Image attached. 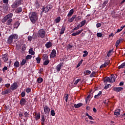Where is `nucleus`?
I'll use <instances>...</instances> for the list:
<instances>
[{"mask_svg":"<svg viewBox=\"0 0 125 125\" xmlns=\"http://www.w3.org/2000/svg\"><path fill=\"white\" fill-rule=\"evenodd\" d=\"M37 36L39 38H41V39H43L45 36V31L43 29H40L37 34Z\"/></svg>","mask_w":125,"mask_h":125,"instance_id":"obj_5","label":"nucleus"},{"mask_svg":"<svg viewBox=\"0 0 125 125\" xmlns=\"http://www.w3.org/2000/svg\"><path fill=\"white\" fill-rule=\"evenodd\" d=\"M120 113H121V109L118 108L115 110L114 115L115 116H120Z\"/></svg>","mask_w":125,"mask_h":125,"instance_id":"obj_19","label":"nucleus"},{"mask_svg":"<svg viewBox=\"0 0 125 125\" xmlns=\"http://www.w3.org/2000/svg\"><path fill=\"white\" fill-rule=\"evenodd\" d=\"M34 116V119H35V121H39L40 119H41V113L37 112V111L34 112L33 113Z\"/></svg>","mask_w":125,"mask_h":125,"instance_id":"obj_7","label":"nucleus"},{"mask_svg":"<svg viewBox=\"0 0 125 125\" xmlns=\"http://www.w3.org/2000/svg\"><path fill=\"white\" fill-rule=\"evenodd\" d=\"M32 58V55H28L26 57V60H29V59H31Z\"/></svg>","mask_w":125,"mask_h":125,"instance_id":"obj_52","label":"nucleus"},{"mask_svg":"<svg viewBox=\"0 0 125 125\" xmlns=\"http://www.w3.org/2000/svg\"><path fill=\"white\" fill-rule=\"evenodd\" d=\"M41 60H42V59H41V58L40 57L36 58V61L38 64H40V63H41Z\"/></svg>","mask_w":125,"mask_h":125,"instance_id":"obj_44","label":"nucleus"},{"mask_svg":"<svg viewBox=\"0 0 125 125\" xmlns=\"http://www.w3.org/2000/svg\"><path fill=\"white\" fill-rule=\"evenodd\" d=\"M111 52H113V50H109L108 52V53H107V57H110V56H111Z\"/></svg>","mask_w":125,"mask_h":125,"instance_id":"obj_43","label":"nucleus"},{"mask_svg":"<svg viewBox=\"0 0 125 125\" xmlns=\"http://www.w3.org/2000/svg\"><path fill=\"white\" fill-rule=\"evenodd\" d=\"M20 25V23H19V21H16L14 24V28H16V29H17V28L19 27Z\"/></svg>","mask_w":125,"mask_h":125,"instance_id":"obj_30","label":"nucleus"},{"mask_svg":"<svg viewBox=\"0 0 125 125\" xmlns=\"http://www.w3.org/2000/svg\"><path fill=\"white\" fill-rule=\"evenodd\" d=\"M23 9H22V7H20L17 8L16 10V13H20L21 12H22V11Z\"/></svg>","mask_w":125,"mask_h":125,"instance_id":"obj_23","label":"nucleus"},{"mask_svg":"<svg viewBox=\"0 0 125 125\" xmlns=\"http://www.w3.org/2000/svg\"><path fill=\"white\" fill-rule=\"evenodd\" d=\"M85 23H86V21H85V20H84V21H81L80 28H82V27H83V26H84V25H85Z\"/></svg>","mask_w":125,"mask_h":125,"instance_id":"obj_32","label":"nucleus"},{"mask_svg":"<svg viewBox=\"0 0 125 125\" xmlns=\"http://www.w3.org/2000/svg\"><path fill=\"white\" fill-rule=\"evenodd\" d=\"M104 83H113L116 82V78L114 74H112L109 77H105L104 79Z\"/></svg>","mask_w":125,"mask_h":125,"instance_id":"obj_3","label":"nucleus"},{"mask_svg":"<svg viewBox=\"0 0 125 125\" xmlns=\"http://www.w3.org/2000/svg\"><path fill=\"white\" fill-rule=\"evenodd\" d=\"M10 89H7L5 91L2 92L3 94H8V93H10Z\"/></svg>","mask_w":125,"mask_h":125,"instance_id":"obj_36","label":"nucleus"},{"mask_svg":"<svg viewBox=\"0 0 125 125\" xmlns=\"http://www.w3.org/2000/svg\"><path fill=\"white\" fill-rule=\"evenodd\" d=\"M29 54H31V55H35V51L33 50V48H31L29 50Z\"/></svg>","mask_w":125,"mask_h":125,"instance_id":"obj_29","label":"nucleus"},{"mask_svg":"<svg viewBox=\"0 0 125 125\" xmlns=\"http://www.w3.org/2000/svg\"><path fill=\"white\" fill-rule=\"evenodd\" d=\"M24 116H25V118H27V117H28V116H29V113L27 112H24Z\"/></svg>","mask_w":125,"mask_h":125,"instance_id":"obj_60","label":"nucleus"},{"mask_svg":"<svg viewBox=\"0 0 125 125\" xmlns=\"http://www.w3.org/2000/svg\"><path fill=\"white\" fill-rule=\"evenodd\" d=\"M18 87V84L17 83H14L11 85L10 88L12 90H15Z\"/></svg>","mask_w":125,"mask_h":125,"instance_id":"obj_10","label":"nucleus"},{"mask_svg":"<svg viewBox=\"0 0 125 125\" xmlns=\"http://www.w3.org/2000/svg\"><path fill=\"white\" fill-rule=\"evenodd\" d=\"M22 0H16L11 5L12 8H17L19 5L22 4Z\"/></svg>","mask_w":125,"mask_h":125,"instance_id":"obj_6","label":"nucleus"},{"mask_svg":"<svg viewBox=\"0 0 125 125\" xmlns=\"http://www.w3.org/2000/svg\"><path fill=\"white\" fill-rule=\"evenodd\" d=\"M72 47H73V45H71L69 44L67 47V49H71V48H72Z\"/></svg>","mask_w":125,"mask_h":125,"instance_id":"obj_58","label":"nucleus"},{"mask_svg":"<svg viewBox=\"0 0 125 125\" xmlns=\"http://www.w3.org/2000/svg\"><path fill=\"white\" fill-rule=\"evenodd\" d=\"M110 63V61H106L104 63L102 64L100 66L101 69L102 68H106V66H108Z\"/></svg>","mask_w":125,"mask_h":125,"instance_id":"obj_13","label":"nucleus"},{"mask_svg":"<svg viewBox=\"0 0 125 125\" xmlns=\"http://www.w3.org/2000/svg\"><path fill=\"white\" fill-rule=\"evenodd\" d=\"M91 73V72L89 70H86V71L84 72V75H89Z\"/></svg>","mask_w":125,"mask_h":125,"instance_id":"obj_49","label":"nucleus"},{"mask_svg":"<svg viewBox=\"0 0 125 125\" xmlns=\"http://www.w3.org/2000/svg\"><path fill=\"white\" fill-rule=\"evenodd\" d=\"M35 4L37 7H40V3L39 2V1H36Z\"/></svg>","mask_w":125,"mask_h":125,"instance_id":"obj_51","label":"nucleus"},{"mask_svg":"<svg viewBox=\"0 0 125 125\" xmlns=\"http://www.w3.org/2000/svg\"><path fill=\"white\" fill-rule=\"evenodd\" d=\"M76 15H73L71 19H68V21L69 23H72L75 20V18H76Z\"/></svg>","mask_w":125,"mask_h":125,"instance_id":"obj_24","label":"nucleus"},{"mask_svg":"<svg viewBox=\"0 0 125 125\" xmlns=\"http://www.w3.org/2000/svg\"><path fill=\"white\" fill-rule=\"evenodd\" d=\"M14 66L15 68H18V67H19V66H20V63H19V62H18V61L15 62L14 64Z\"/></svg>","mask_w":125,"mask_h":125,"instance_id":"obj_26","label":"nucleus"},{"mask_svg":"<svg viewBox=\"0 0 125 125\" xmlns=\"http://www.w3.org/2000/svg\"><path fill=\"white\" fill-rule=\"evenodd\" d=\"M83 31V29H81V30H78L76 32H74L71 34V36L73 37H76V36H78V35H80Z\"/></svg>","mask_w":125,"mask_h":125,"instance_id":"obj_12","label":"nucleus"},{"mask_svg":"<svg viewBox=\"0 0 125 125\" xmlns=\"http://www.w3.org/2000/svg\"><path fill=\"white\" fill-rule=\"evenodd\" d=\"M83 104L81 103H80L77 104H74V106L75 107V108H80V107H82V106H83Z\"/></svg>","mask_w":125,"mask_h":125,"instance_id":"obj_25","label":"nucleus"},{"mask_svg":"<svg viewBox=\"0 0 125 125\" xmlns=\"http://www.w3.org/2000/svg\"><path fill=\"white\" fill-rule=\"evenodd\" d=\"M110 85V84H108L104 86V89H107L109 88V86Z\"/></svg>","mask_w":125,"mask_h":125,"instance_id":"obj_63","label":"nucleus"},{"mask_svg":"<svg viewBox=\"0 0 125 125\" xmlns=\"http://www.w3.org/2000/svg\"><path fill=\"white\" fill-rule=\"evenodd\" d=\"M83 59H82L78 63V64L77 65V68H79V67H80V66H81V65H82V64H83Z\"/></svg>","mask_w":125,"mask_h":125,"instance_id":"obj_40","label":"nucleus"},{"mask_svg":"<svg viewBox=\"0 0 125 125\" xmlns=\"http://www.w3.org/2000/svg\"><path fill=\"white\" fill-rule=\"evenodd\" d=\"M2 58L4 62H6L8 60V54H5L3 55Z\"/></svg>","mask_w":125,"mask_h":125,"instance_id":"obj_15","label":"nucleus"},{"mask_svg":"<svg viewBox=\"0 0 125 125\" xmlns=\"http://www.w3.org/2000/svg\"><path fill=\"white\" fill-rule=\"evenodd\" d=\"M46 48H50L52 46V43L51 42H48L45 44Z\"/></svg>","mask_w":125,"mask_h":125,"instance_id":"obj_20","label":"nucleus"},{"mask_svg":"<svg viewBox=\"0 0 125 125\" xmlns=\"http://www.w3.org/2000/svg\"><path fill=\"white\" fill-rule=\"evenodd\" d=\"M73 14H74V9H72L71 10H70L67 15V16L68 17H71V16H72L73 15Z\"/></svg>","mask_w":125,"mask_h":125,"instance_id":"obj_21","label":"nucleus"},{"mask_svg":"<svg viewBox=\"0 0 125 125\" xmlns=\"http://www.w3.org/2000/svg\"><path fill=\"white\" fill-rule=\"evenodd\" d=\"M26 92H27V93H29V92H31V88H27L26 90H25Z\"/></svg>","mask_w":125,"mask_h":125,"instance_id":"obj_57","label":"nucleus"},{"mask_svg":"<svg viewBox=\"0 0 125 125\" xmlns=\"http://www.w3.org/2000/svg\"><path fill=\"white\" fill-rule=\"evenodd\" d=\"M3 3H8V0H3Z\"/></svg>","mask_w":125,"mask_h":125,"instance_id":"obj_64","label":"nucleus"},{"mask_svg":"<svg viewBox=\"0 0 125 125\" xmlns=\"http://www.w3.org/2000/svg\"><path fill=\"white\" fill-rule=\"evenodd\" d=\"M26 62H27V60H26V59H23L21 62V66H24V65L26 64Z\"/></svg>","mask_w":125,"mask_h":125,"instance_id":"obj_35","label":"nucleus"},{"mask_svg":"<svg viewBox=\"0 0 125 125\" xmlns=\"http://www.w3.org/2000/svg\"><path fill=\"white\" fill-rule=\"evenodd\" d=\"M125 27V25L122 26L120 27V29H118L116 33H120V32H122L123 31L124 28Z\"/></svg>","mask_w":125,"mask_h":125,"instance_id":"obj_34","label":"nucleus"},{"mask_svg":"<svg viewBox=\"0 0 125 125\" xmlns=\"http://www.w3.org/2000/svg\"><path fill=\"white\" fill-rule=\"evenodd\" d=\"M41 122H45V118L44 115H42L41 116Z\"/></svg>","mask_w":125,"mask_h":125,"instance_id":"obj_48","label":"nucleus"},{"mask_svg":"<svg viewBox=\"0 0 125 125\" xmlns=\"http://www.w3.org/2000/svg\"><path fill=\"white\" fill-rule=\"evenodd\" d=\"M21 50H22V51L26 50V44H24L22 45Z\"/></svg>","mask_w":125,"mask_h":125,"instance_id":"obj_45","label":"nucleus"},{"mask_svg":"<svg viewBox=\"0 0 125 125\" xmlns=\"http://www.w3.org/2000/svg\"><path fill=\"white\" fill-rule=\"evenodd\" d=\"M114 91H116L117 92H120V91H122V90H124V88L123 87H115L114 88Z\"/></svg>","mask_w":125,"mask_h":125,"instance_id":"obj_18","label":"nucleus"},{"mask_svg":"<svg viewBox=\"0 0 125 125\" xmlns=\"http://www.w3.org/2000/svg\"><path fill=\"white\" fill-rule=\"evenodd\" d=\"M29 19H30L31 21L33 24H35L36 21H38V19H39V16H38L37 12H31V13L29 15Z\"/></svg>","mask_w":125,"mask_h":125,"instance_id":"obj_2","label":"nucleus"},{"mask_svg":"<svg viewBox=\"0 0 125 125\" xmlns=\"http://www.w3.org/2000/svg\"><path fill=\"white\" fill-rule=\"evenodd\" d=\"M18 35L16 34H13L11 35L7 39V43L9 44H11L12 42H13V41L14 40H17L18 39Z\"/></svg>","mask_w":125,"mask_h":125,"instance_id":"obj_4","label":"nucleus"},{"mask_svg":"<svg viewBox=\"0 0 125 125\" xmlns=\"http://www.w3.org/2000/svg\"><path fill=\"white\" fill-rule=\"evenodd\" d=\"M97 37L98 38H101V37H102V33H98L97 34Z\"/></svg>","mask_w":125,"mask_h":125,"instance_id":"obj_56","label":"nucleus"},{"mask_svg":"<svg viewBox=\"0 0 125 125\" xmlns=\"http://www.w3.org/2000/svg\"><path fill=\"white\" fill-rule=\"evenodd\" d=\"M12 16H13V14H12V13H10L7 15L2 19V23H5V22L7 21L6 25L8 26L11 25V22H12L13 20L11 19H10V18H12Z\"/></svg>","mask_w":125,"mask_h":125,"instance_id":"obj_1","label":"nucleus"},{"mask_svg":"<svg viewBox=\"0 0 125 125\" xmlns=\"http://www.w3.org/2000/svg\"><path fill=\"white\" fill-rule=\"evenodd\" d=\"M49 62H50V61L49 60H46L43 62V64L44 66H46V65H48L49 64Z\"/></svg>","mask_w":125,"mask_h":125,"instance_id":"obj_31","label":"nucleus"},{"mask_svg":"<svg viewBox=\"0 0 125 125\" xmlns=\"http://www.w3.org/2000/svg\"><path fill=\"white\" fill-rule=\"evenodd\" d=\"M81 24H78L77 27H75L73 29V31H77V30H79V29H80V28H81Z\"/></svg>","mask_w":125,"mask_h":125,"instance_id":"obj_41","label":"nucleus"},{"mask_svg":"<svg viewBox=\"0 0 125 125\" xmlns=\"http://www.w3.org/2000/svg\"><path fill=\"white\" fill-rule=\"evenodd\" d=\"M62 66H63V63H60L56 66V69L57 72L60 71V70H61V67H62Z\"/></svg>","mask_w":125,"mask_h":125,"instance_id":"obj_16","label":"nucleus"},{"mask_svg":"<svg viewBox=\"0 0 125 125\" xmlns=\"http://www.w3.org/2000/svg\"><path fill=\"white\" fill-rule=\"evenodd\" d=\"M96 75V72L93 71L90 75V78H93V77H95V75Z\"/></svg>","mask_w":125,"mask_h":125,"instance_id":"obj_42","label":"nucleus"},{"mask_svg":"<svg viewBox=\"0 0 125 125\" xmlns=\"http://www.w3.org/2000/svg\"><path fill=\"white\" fill-rule=\"evenodd\" d=\"M83 53H84V54L83 55V57H86V56H87V55H88V52H87V51L85 50L83 51Z\"/></svg>","mask_w":125,"mask_h":125,"instance_id":"obj_39","label":"nucleus"},{"mask_svg":"<svg viewBox=\"0 0 125 125\" xmlns=\"http://www.w3.org/2000/svg\"><path fill=\"white\" fill-rule=\"evenodd\" d=\"M96 27L97 28H100V27H101V23H97Z\"/></svg>","mask_w":125,"mask_h":125,"instance_id":"obj_59","label":"nucleus"},{"mask_svg":"<svg viewBox=\"0 0 125 125\" xmlns=\"http://www.w3.org/2000/svg\"><path fill=\"white\" fill-rule=\"evenodd\" d=\"M65 30H66V27L65 26H62V29H61V32L60 33V35H63Z\"/></svg>","mask_w":125,"mask_h":125,"instance_id":"obj_22","label":"nucleus"},{"mask_svg":"<svg viewBox=\"0 0 125 125\" xmlns=\"http://www.w3.org/2000/svg\"><path fill=\"white\" fill-rule=\"evenodd\" d=\"M26 103L27 101H26V99L25 98H22L20 101V104L21 106H24Z\"/></svg>","mask_w":125,"mask_h":125,"instance_id":"obj_14","label":"nucleus"},{"mask_svg":"<svg viewBox=\"0 0 125 125\" xmlns=\"http://www.w3.org/2000/svg\"><path fill=\"white\" fill-rule=\"evenodd\" d=\"M101 95H102V91H99L97 95H95L94 98L95 99H99Z\"/></svg>","mask_w":125,"mask_h":125,"instance_id":"obj_17","label":"nucleus"},{"mask_svg":"<svg viewBox=\"0 0 125 125\" xmlns=\"http://www.w3.org/2000/svg\"><path fill=\"white\" fill-rule=\"evenodd\" d=\"M120 43H121L120 41L119 40H117L115 44L116 47H118L119 46Z\"/></svg>","mask_w":125,"mask_h":125,"instance_id":"obj_54","label":"nucleus"},{"mask_svg":"<svg viewBox=\"0 0 125 125\" xmlns=\"http://www.w3.org/2000/svg\"><path fill=\"white\" fill-rule=\"evenodd\" d=\"M55 21L56 24H57V23H59L60 21H61V18H60V17H57V18L55 19Z\"/></svg>","mask_w":125,"mask_h":125,"instance_id":"obj_33","label":"nucleus"},{"mask_svg":"<svg viewBox=\"0 0 125 125\" xmlns=\"http://www.w3.org/2000/svg\"><path fill=\"white\" fill-rule=\"evenodd\" d=\"M64 100H65V102H68V99L69 98V95H68V94L64 95Z\"/></svg>","mask_w":125,"mask_h":125,"instance_id":"obj_37","label":"nucleus"},{"mask_svg":"<svg viewBox=\"0 0 125 125\" xmlns=\"http://www.w3.org/2000/svg\"><path fill=\"white\" fill-rule=\"evenodd\" d=\"M56 57V50L53 49L52 50V52L50 54V58H54Z\"/></svg>","mask_w":125,"mask_h":125,"instance_id":"obj_11","label":"nucleus"},{"mask_svg":"<svg viewBox=\"0 0 125 125\" xmlns=\"http://www.w3.org/2000/svg\"><path fill=\"white\" fill-rule=\"evenodd\" d=\"M118 41L120 42V43L121 42H124V41H125V40H124V39H120L119 40H118Z\"/></svg>","mask_w":125,"mask_h":125,"instance_id":"obj_61","label":"nucleus"},{"mask_svg":"<svg viewBox=\"0 0 125 125\" xmlns=\"http://www.w3.org/2000/svg\"><path fill=\"white\" fill-rule=\"evenodd\" d=\"M43 61L48 60V56L47 54H43L42 56Z\"/></svg>","mask_w":125,"mask_h":125,"instance_id":"obj_28","label":"nucleus"},{"mask_svg":"<svg viewBox=\"0 0 125 125\" xmlns=\"http://www.w3.org/2000/svg\"><path fill=\"white\" fill-rule=\"evenodd\" d=\"M32 40H33V37L29 36L28 37V42H32Z\"/></svg>","mask_w":125,"mask_h":125,"instance_id":"obj_53","label":"nucleus"},{"mask_svg":"<svg viewBox=\"0 0 125 125\" xmlns=\"http://www.w3.org/2000/svg\"><path fill=\"white\" fill-rule=\"evenodd\" d=\"M108 3V0H105L104 1V2L102 5V7H104V6H106V4Z\"/></svg>","mask_w":125,"mask_h":125,"instance_id":"obj_46","label":"nucleus"},{"mask_svg":"<svg viewBox=\"0 0 125 125\" xmlns=\"http://www.w3.org/2000/svg\"><path fill=\"white\" fill-rule=\"evenodd\" d=\"M43 110L45 115H49L50 108L47 105H45L44 107H43Z\"/></svg>","mask_w":125,"mask_h":125,"instance_id":"obj_8","label":"nucleus"},{"mask_svg":"<svg viewBox=\"0 0 125 125\" xmlns=\"http://www.w3.org/2000/svg\"><path fill=\"white\" fill-rule=\"evenodd\" d=\"M37 82L38 83H42L43 82V79H42V77H39L37 79Z\"/></svg>","mask_w":125,"mask_h":125,"instance_id":"obj_27","label":"nucleus"},{"mask_svg":"<svg viewBox=\"0 0 125 125\" xmlns=\"http://www.w3.org/2000/svg\"><path fill=\"white\" fill-rule=\"evenodd\" d=\"M6 70H7V67L5 66L3 67L2 71H3V72H5V71H6Z\"/></svg>","mask_w":125,"mask_h":125,"instance_id":"obj_62","label":"nucleus"},{"mask_svg":"<svg viewBox=\"0 0 125 125\" xmlns=\"http://www.w3.org/2000/svg\"><path fill=\"white\" fill-rule=\"evenodd\" d=\"M81 19H82V17L79 16L78 17L76 18L75 21H76V22H78V21L79 20H81Z\"/></svg>","mask_w":125,"mask_h":125,"instance_id":"obj_47","label":"nucleus"},{"mask_svg":"<svg viewBox=\"0 0 125 125\" xmlns=\"http://www.w3.org/2000/svg\"><path fill=\"white\" fill-rule=\"evenodd\" d=\"M51 115L53 116H55V112L54 111V110H51Z\"/></svg>","mask_w":125,"mask_h":125,"instance_id":"obj_50","label":"nucleus"},{"mask_svg":"<svg viewBox=\"0 0 125 125\" xmlns=\"http://www.w3.org/2000/svg\"><path fill=\"white\" fill-rule=\"evenodd\" d=\"M81 81H82V79H77V80L75 81V82L74 83V85H77V84H78V83H79V82H81Z\"/></svg>","mask_w":125,"mask_h":125,"instance_id":"obj_38","label":"nucleus"},{"mask_svg":"<svg viewBox=\"0 0 125 125\" xmlns=\"http://www.w3.org/2000/svg\"><path fill=\"white\" fill-rule=\"evenodd\" d=\"M52 7H51V6L48 5L47 6L45 7H43V12H45V13H46V12H48L51 9Z\"/></svg>","mask_w":125,"mask_h":125,"instance_id":"obj_9","label":"nucleus"},{"mask_svg":"<svg viewBox=\"0 0 125 125\" xmlns=\"http://www.w3.org/2000/svg\"><path fill=\"white\" fill-rule=\"evenodd\" d=\"M21 95V97H25V96L26 95V92H25V91L22 92Z\"/></svg>","mask_w":125,"mask_h":125,"instance_id":"obj_55","label":"nucleus"}]
</instances>
